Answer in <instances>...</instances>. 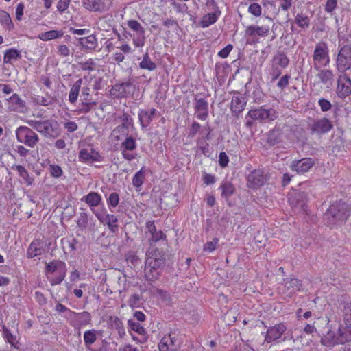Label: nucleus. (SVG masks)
<instances>
[{"label": "nucleus", "mask_w": 351, "mask_h": 351, "mask_svg": "<svg viewBox=\"0 0 351 351\" xmlns=\"http://www.w3.org/2000/svg\"><path fill=\"white\" fill-rule=\"evenodd\" d=\"M27 123L39 132L45 138H56L59 136L60 132L58 124L56 121L49 119L45 120H27Z\"/></svg>", "instance_id": "1"}, {"label": "nucleus", "mask_w": 351, "mask_h": 351, "mask_svg": "<svg viewBox=\"0 0 351 351\" xmlns=\"http://www.w3.org/2000/svg\"><path fill=\"white\" fill-rule=\"evenodd\" d=\"M350 214L348 205L339 201L330 206L324 213V217L325 220H328V223H335L337 221L346 220Z\"/></svg>", "instance_id": "2"}, {"label": "nucleus", "mask_w": 351, "mask_h": 351, "mask_svg": "<svg viewBox=\"0 0 351 351\" xmlns=\"http://www.w3.org/2000/svg\"><path fill=\"white\" fill-rule=\"evenodd\" d=\"M291 339V332L283 322L269 327L265 335V341L267 343L286 341Z\"/></svg>", "instance_id": "3"}, {"label": "nucleus", "mask_w": 351, "mask_h": 351, "mask_svg": "<svg viewBox=\"0 0 351 351\" xmlns=\"http://www.w3.org/2000/svg\"><path fill=\"white\" fill-rule=\"evenodd\" d=\"M313 68L319 71L322 66H326L330 63L328 45L324 42H319L315 45L313 53Z\"/></svg>", "instance_id": "4"}, {"label": "nucleus", "mask_w": 351, "mask_h": 351, "mask_svg": "<svg viewBox=\"0 0 351 351\" xmlns=\"http://www.w3.org/2000/svg\"><path fill=\"white\" fill-rule=\"evenodd\" d=\"M336 59L337 70L342 73L351 68V47L348 44L341 43Z\"/></svg>", "instance_id": "5"}, {"label": "nucleus", "mask_w": 351, "mask_h": 351, "mask_svg": "<svg viewBox=\"0 0 351 351\" xmlns=\"http://www.w3.org/2000/svg\"><path fill=\"white\" fill-rule=\"evenodd\" d=\"M16 136L19 142L34 148L39 141L38 134L30 128L20 126L16 130Z\"/></svg>", "instance_id": "6"}, {"label": "nucleus", "mask_w": 351, "mask_h": 351, "mask_svg": "<svg viewBox=\"0 0 351 351\" xmlns=\"http://www.w3.org/2000/svg\"><path fill=\"white\" fill-rule=\"evenodd\" d=\"M344 330L343 326H339L338 329V335H337L335 331L329 329L328 332L324 335L321 339L322 345L327 347H332L337 344H343L349 342L350 341H344V337H341Z\"/></svg>", "instance_id": "7"}, {"label": "nucleus", "mask_w": 351, "mask_h": 351, "mask_svg": "<svg viewBox=\"0 0 351 351\" xmlns=\"http://www.w3.org/2000/svg\"><path fill=\"white\" fill-rule=\"evenodd\" d=\"M247 116L254 120L259 121H273L277 117L276 112L274 109H265L263 108L250 110Z\"/></svg>", "instance_id": "8"}, {"label": "nucleus", "mask_w": 351, "mask_h": 351, "mask_svg": "<svg viewBox=\"0 0 351 351\" xmlns=\"http://www.w3.org/2000/svg\"><path fill=\"white\" fill-rule=\"evenodd\" d=\"M342 312L344 330L341 337H344V341H351V302L344 304Z\"/></svg>", "instance_id": "9"}, {"label": "nucleus", "mask_w": 351, "mask_h": 351, "mask_svg": "<svg viewBox=\"0 0 351 351\" xmlns=\"http://www.w3.org/2000/svg\"><path fill=\"white\" fill-rule=\"evenodd\" d=\"M120 119L122 122L121 124L114 128L112 133V136L117 141L120 139V135L128 136L129 127L132 123V119L126 113L123 114L120 117Z\"/></svg>", "instance_id": "10"}, {"label": "nucleus", "mask_w": 351, "mask_h": 351, "mask_svg": "<svg viewBox=\"0 0 351 351\" xmlns=\"http://www.w3.org/2000/svg\"><path fill=\"white\" fill-rule=\"evenodd\" d=\"M337 93L341 98H345L351 94V80L345 73L339 75Z\"/></svg>", "instance_id": "11"}, {"label": "nucleus", "mask_w": 351, "mask_h": 351, "mask_svg": "<svg viewBox=\"0 0 351 351\" xmlns=\"http://www.w3.org/2000/svg\"><path fill=\"white\" fill-rule=\"evenodd\" d=\"M128 27L136 32V37L134 38V43L136 47H143L145 45V29L140 23L136 20L128 21Z\"/></svg>", "instance_id": "12"}, {"label": "nucleus", "mask_w": 351, "mask_h": 351, "mask_svg": "<svg viewBox=\"0 0 351 351\" xmlns=\"http://www.w3.org/2000/svg\"><path fill=\"white\" fill-rule=\"evenodd\" d=\"M145 263L152 265L154 268L156 266L161 269L165 263V254L158 249L152 250L147 254Z\"/></svg>", "instance_id": "13"}, {"label": "nucleus", "mask_w": 351, "mask_h": 351, "mask_svg": "<svg viewBox=\"0 0 351 351\" xmlns=\"http://www.w3.org/2000/svg\"><path fill=\"white\" fill-rule=\"evenodd\" d=\"M265 181V177L261 169H254L247 176V186L252 189L263 185Z\"/></svg>", "instance_id": "14"}, {"label": "nucleus", "mask_w": 351, "mask_h": 351, "mask_svg": "<svg viewBox=\"0 0 351 351\" xmlns=\"http://www.w3.org/2000/svg\"><path fill=\"white\" fill-rule=\"evenodd\" d=\"M315 165V161L311 158H304L299 160L292 162L291 169L298 173H304L309 171Z\"/></svg>", "instance_id": "15"}, {"label": "nucleus", "mask_w": 351, "mask_h": 351, "mask_svg": "<svg viewBox=\"0 0 351 351\" xmlns=\"http://www.w3.org/2000/svg\"><path fill=\"white\" fill-rule=\"evenodd\" d=\"M332 128L331 121L327 118H322L319 120H315L311 125L312 132L322 134L329 132Z\"/></svg>", "instance_id": "16"}, {"label": "nucleus", "mask_w": 351, "mask_h": 351, "mask_svg": "<svg viewBox=\"0 0 351 351\" xmlns=\"http://www.w3.org/2000/svg\"><path fill=\"white\" fill-rule=\"evenodd\" d=\"M158 348L160 351H176L178 348L176 337L171 334L165 336L158 343Z\"/></svg>", "instance_id": "17"}, {"label": "nucleus", "mask_w": 351, "mask_h": 351, "mask_svg": "<svg viewBox=\"0 0 351 351\" xmlns=\"http://www.w3.org/2000/svg\"><path fill=\"white\" fill-rule=\"evenodd\" d=\"M195 110L197 119L200 120H206L207 119L208 116V104L204 99H196Z\"/></svg>", "instance_id": "18"}, {"label": "nucleus", "mask_w": 351, "mask_h": 351, "mask_svg": "<svg viewBox=\"0 0 351 351\" xmlns=\"http://www.w3.org/2000/svg\"><path fill=\"white\" fill-rule=\"evenodd\" d=\"M157 111L155 108L141 110L138 114L139 121L143 128L149 126L153 119L156 117Z\"/></svg>", "instance_id": "19"}, {"label": "nucleus", "mask_w": 351, "mask_h": 351, "mask_svg": "<svg viewBox=\"0 0 351 351\" xmlns=\"http://www.w3.org/2000/svg\"><path fill=\"white\" fill-rule=\"evenodd\" d=\"M269 25H250L245 29V35L248 36H259L265 37L269 32Z\"/></svg>", "instance_id": "20"}, {"label": "nucleus", "mask_w": 351, "mask_h": 351, "mask_svg": "<svg viewBox=\"0 0 351 351\" xmlns=\"http://www.w3.org/2000/svg\"><path fill=\"white\" fill-rule=\"evenodd\" d=\"M8 108L10 111L23 112L25 102L16 93L13 94L8 99Z\"/></svg>", "instance_id": "21"}, {"label": "nucleus", "mask_w": 351, "mask_h": 351, "mask_svg": "<svg viewBox=\"0 0 351 351\" xmlns=\"http://www.w3.org/2000/svg\"><path fill=\"white\" fill-rule=\"evenodd\" d=\"M318 73L317 75L319 81L324 85H326L328 88L330 87L335 80V75L331 70L329 69H321L317 71Z\"/></svg>", "instance_id": "22"}, {"label": "nucleus", "mask_w": 351, "mask_h": 351, "mask_svg": "<svg viewBox=\"0 0 351 351\" xmlns=\"http://www.w3.org/2000/svg\"><path fill=\"white\" fill-rule=\"evenodd\" d=\"M82 201L85 202L90 208L92 212L95 213V207H97L101 202V196L96 192H90L88 195L84 196Z\"/></svg>", "instance_id": "23"}, {"label": "nucleus", "mask_w": 351, "mask_h": 351, "mask_svg": "<svg viewBox=\"0 0 351 351\" xmlns=\"http://www.w3.org/2000/svg\"><path fill=\"white\" fill-rule=\"evenodd\" d=\"M146 228L151 234L149 241L157 242L166 238L165 234L161 230H157L154 221H149L146 223Z\"/></svg>", "instance_id": "24"}, {"label": "nucleus", "mask_w": 351, "mask_h": 351, "mask_svg": "<svg viewBox=\"0 0 351 351\" xmlns=\"http://www.w3.org/2000/svg\"><path fill=\"white\" fill-rule=\"evenodd\" d=\"M245 104V98L239 95H234L231 101V110L237 115L244 110Z\"/></svg>", "instance_id": "25"}, {"label": "nucleus", "mask_w": 351, "mask_h": 351, "mask_svg": "<svg viewBox=\"0 0 351 351\" xmlns=\"http://www.w3.org/2000/svg\"><path fill=\"white\" fill-rule=\"evenodd\" d=\"M285 288L289 294L300 291L302 287L301 282L296 278H287L284 279Z\"/></svg>", "instance_id": "26"}, {"label": "nucleus", "mask_w": 351, "mask_h": 351, "mask_svg": "<svg viewBox=\"0 0 351 351\" xmlns=\"http://www.w3.org/2000/svg\"><path fill=\"white\" fill-rule=\"evenodd\" d=\"M285 135L283 132L280 128H275L270 131L268 134L267 143L270 145H275L283 141Z\"/></svg>", "instance_id": "27"}, {"label": "nucleus", "mask_w": 351, "mask_h": 351, "mask_svg": "<svg viewBox=\"0 0 351 351\" xmlns=\"http://www.w3.org/2000/svg\"><path fill=\"white\" fill-rule=\"evenodd\" d=\"M291 204L297 213H305L307 209V204L302 194H298L291 200Z\"/></svg>", "instance_id": "28"}, {"label": "nucleus", "mask_w": 351, "mask_h": 351, "mask_svg": "<svg viewBox=\"0 0 351 351\" xmlns=\"http://www.w3.org/2000/svg\"><path fill=\"white\" fill-rule=\"evenodd\" d=\"M43 248L41 243L38 241H34L31 243L30 245L27 249V257L28 258H32L36 256L42 254Z\"/></svg>", "instance_id": "29"}, {"label": "nucleus", "mask_w": 351, "mask_h": 351, "mask_svg": "<svg viewBox=\"0 0 351 351\" xmlns=\"http://www.w3.org/2000/svg\"><path fill=\"white\" fill-rule=\"evenodd\" d=\"M79 158L83 162L99 161L100 155L93 149L89 152L86 149H83L80 152Z\"/></svg>", "instance_id": "30"}, {"label": "nucleus", "mask_w": 351, "mask_h": 351, "mask_svg": "<svg viewBox=\"0 0 351 351\" xmlns=\"http://www.w3.org/2000/svg\"><path fill=\"white\" fill-rule=\"evenodd\" d=\"M219 189L221 190V197L226 201L235 193V187L230 182L227 180L221 184Z\"/></svg>", "instance_id": "31"}, {"label": "nucleus", "mask_w": 351, "mask_h": 351, "mask_svg": "<svg viewBox=\"0 0 351 351\" xmlns=\"http://www.w3.org/2000/svg\"><path fill=\"white\" fill-rule=\"evenodd\" d=\"M160 269L159 267L154 266V268L152 265L145 263L144 271L146 279L150 281L156 280L160 276Z\"/></svg>", "instance_id": "32"}, {"label": "nucleus", "mask_w": 351, "mask_h": 351, "mask_svg": "<svg viewBox=\"0 0 351 351\" xmlns=\"http://www.w3.org/2000/svg\"><path fill=\"white\" fill-rule=\"evenodd\" d=\"M97 218L100 220L101 221H103L102 218L101 217L99 214L95 213ZM118 219L117 217L112 214H108L104 221L106 222V223L108 225V228L112 232H115L117 230L118 225L117 224Z\"/></svg>", "instance_id": "33"}, {"label": "nucleus", "mask_w": 351, "mask_h": 351, "mask_svg": "<svg viewBox=\"0 0 351 351\" xmlns=\"http://www.w3.org/2000/svg\"><path fill=\"white\" fill-rule=\"evenodd\" d=\"M220 14L221 12L219 10H215V12L205 14L201 20L202 27H208L210 25L214 24L217 21V18L219 17Z\"/></svg>", "instance_id": "34"}, {"label": "nucleus", "mask_w": 351, "mask_h": 351, "mask_svg": "<svg viewBox=\"0 0 351 351\" xmlns=\"http://www.w3.org/2000/svg\"><path fill=\"white\" fill-rule=\"evenodd\" d=\"M80 45L88 49H95L97 47V38L94 35H90L86 37L80 38L79 39Z\"/></svg>", "instance_id": "35"}, {"label": "nucleus", "mask_w": 351, "mask_h": 351, "mask_svg": "<svg viewBox=\"0 0 351 351\" xmlns=\"http://www.w3.org/2000/svg\"><path fill=\"white\" fill-rule=\"evenodd\" d=\"M82 84V80L80 78L77 80L71 88L69 94V100L71 104H75L77 101Z\"/></svg>", "instance_id": "36"}, {"label": "nucleus", "mask_w": 351, "mask_h": 351, "mask_svg": "<svg viewBox=\"0 0 351 351\" xmlns=\"http://www.w3.org/2000/svg\"><path fill=\"white\" fill-rule=\"evenodd\" d=\"M289 62V58L284 53H278L273 58V63L272 65L277 66H279L282 68H286Z\"/></svg>", "instance_id": "37"}, {"label": "nucleus", "mask_w": 351, "mask_h": 351, "mask_svg": "<svg viewBox=\"0 0 351 351\" xmlns=\"http://www.w3.org/2000/svg\"><path fill=\"white\" fill-rule=\"evenodd\" d=\"M13 169H16L19 173V175L25 180V183L30 186L32 184L34 179L29 176L26 169L22 165H14L12 167Z\"/></svg>", "instance_id": "38"}, {"label": "nucleus", "mask_w": 351, "mask_h": 351, "mask_svg": "<svg viewBox=\"0 0 351 351\" xmlns=\"http://www.w3.org/2000/svg\"><path fill=\"white\" fill-rule=\"evenodd\" d=\"M21 58V55L19 51L14 49H10L5 52L3 61L4 63H12V61L16 60Z\"/></svg>", "instance_id": "39"}, {"label": "nucleus", "mask_w": 351, "mask_h": 351, "mask_svg": "<svg viewBox=\"0 0 351 351\" xmlns=\"http://www.w3.org/2000/svg\"><path fill=\"white\" fill-rule=\"evenodd\" d=\"M139 66L141 69H147L150 71L156 69V64L151 60L147 53L143 56V60L140 62Z\"/></svg>", "instance_id": "40"}, {"label": "nucleus", "mask_w": 351, "mask_h": 351, "mask_svg": "<svg viewBox=\"0 0 351 351\" xmlns=\"http://www.w3.org/2000/svg\"><path fill=\"white\" fill-rule=\"evenodd\" d=\"M83 3L84 7L90 11H99L103 5L101 0H84Z\"/></svg>", "instance_id": "41"}, {"label": "nucleus", "mask_w": 351, "mask_h": 351, "mask_svg": "<svg viewBox=\"0 0 351 351\" xmlns=\"http://www.w3.org/2000/svg\"><path fill=\"white\" fill-rule=\"evenodd\" d=\"M58 269H61L62 270L66 269L65 263L57 260L47 263L46 271L48 273H53Z\"/></svg>", "instance_id": "42"}, {"label": "nucleus", "mask_w": 351, "mask_h": 351, "mask_svg": "<svg viewBox=\"0 0 351 351\" xmlns=\"http://www.w3.org/2000/svg\"><path fill=\"white\" fill-rule=\"evenodd\" d=\"M63 35L62 32H59L57 30H50L44 33H42L39 35L38 38L45 41H47L51 39H55L57 38H60Z\"/></svg>", "instance_id": "43"}, {"label": "nucleus", "mask_w": 351, "mask_h": 351, "mask_svg": "<svg viewBox=\"0 0 351 351\" xmlns=\"http://www.w3.org/2000/svg\"><path fill=\"white\" fill-rule=\"evenodd\" d=\"M97 339L95 330H90L86 331L84 334V341L86 348L94 343Z\"/></svg>", "instance_id": "44"}, {"label": "nucleus", "mask_w": 351, "mask_h": 351, "mask_svg": "<svg viewBox=\"0 0 351 351\" xmlns=\"http://www.w3.org/2000/svg\"><path fill=\"white\" fill-rule=\"evenodd\" d=\"M145 180V171L143 170V168H142L140 171H138L132 179V184L133 185L138 188L141 186L144 182Z\"/></svg>", "instance_id": "45"}, {"label": "nucleus", "mask_w": 351, "mask_h": 351, "mask_svg": "<svg viewBox=\"0 0 351 351\" xmlns=\"http://www.w3.org/2000/svg\"><path fill=\"white\" fill-rule=\"evenodd\" d=\"M75 319L80 326L88 324L90 321V315L88 312L75 313Z\"/></svg>", "instance_id": "46"}, {"label": "nucleus", "mask_w": 351, "mask_h": 351, "mask_svg": "<svg viewBox=\"0 0 351 351\" xmlns=\"http://www.w3.org/2000/svg\"><path fill=\"white\" fill-rule=\"evenodd\" d=\"M295 23L302 28H308L310 25V21L307 16L298 14L295 16Z\"/></svg>", "instance_id": "47"}, {"label": "nucleus", "mask_w": 351, "mask_h": 351, "mask_svg": "<svg viewBox=\"0 0 351 351\" xmlns=\"http://www.w3.org/2000/svg\"><path fill=\"white\" fill-rule=\"evenodd\" d=\"M0 21L3 25L8 29H12L14 27L12 19L9 14L5 11H3L0 16Z\"/></svg>", "instance_id": "48"}, {"label": "nucleus", "mask_w": 351, "mask_h": 351, "mask_svg": "<svg viewBox=\"0 0 351 351\" xmlns=\"http://www.w3.org/2000/svg\"><path fill=\"white\" fill-rule=\"evenodd\" d=\"M128 325L132 330H134L140 335H144L145 333V328L138 322L133 320H129Z\"/></svg>", "instance_id": "49"}, {"label": "nucleus", "mask_w": 351, "mask_h": 351, "mask_svg": "<svg viewBox=\"0 0 351 351\" xmlns=\"http://www.w3.org/2000/svg\"><path fill=\"white\" fill-rule=\"evenodd\" d=\"M121 145L125 150L129 151L134 150L136 147L135 140L131 136L127 137Z\"/></svg>", "instance_id": "50"}, {"label": "nucleus", "mask_w": 351, "mask_h": 351, "mask_svg": "<svg viewBox=\"0 0 351 351\" xmlns=\"http://www.w3.org/2000/svg\"><path fill=\"white\" fill-rule=\"evenodd\" d=\"M55 101L56 99L53 97H40L36 99L37 104L44 106H52Z\"/></svg>", "instance_id": "51"}, {"label": "nucleus", "mask_w": 351, "mask_h": 351, "mask_svg": "<svg viewBox=\"0 0 351 351\" xmlns=\"http://www.w3.org/2000/svg\"><path fill=\"white\" fill-rule=\"evenodd\" d=\"M51 175L54 178H60L62 175V170L59 165H51L49 166Z\"/></svg>", "instance_id": "52"}, {"label": "nucleus", "mask_w": 351, "mask_h": 351, "mask_svg": "<svg viewBox=\"0 0 351 351\" xmlns=\"http://www.w3.org/2000/svg\"><path fill=\"white\" fill-rule=\"evenodd\" d=\"M119 202V196L117 193H112L108 199V204L112 207H116Z\"/></svg>", "instance_id": "53"}, {"label": "nucleus", "mask_w": 351, "mask_h": 351, "mask_svg": "<svg viewBox=\"0 0 351 351\" xmlns=\"http://www.w3.org/2000/svg\"><path fill=\"white\" fill-rule=\"evenodd\" d=\"M249 12L256 16H258L261 14V7L258 3H254L249 6Z\"/></svg>", "instance_id": "54"}, {"label": "nucleus", "mask_w": 351, "mask_h": 351, "mask_svg": "<svg viewBox=\"0 0 351 351\" xmlns=\"http://www.w3.org/2000/svg\"><path fill=\"white\" fill-rule=\"evenodd\" d=\"M96 104V103L95 101H84L82 104V108H80V111L82 112V113H87L89 111H90V110L92 109V108Z\"/></svg>", "instance_id": "55"}, {"label": "nucleus", "mask_w": 351, "mask_h": 351, "mask_svg": "<svg viewBox=\"0 0 351 351\" xmlns=\"http://www.w3.org/2000/svg\"><path fill=\"white\" fill-rule=\"evenodd\" d=\"M140 302V296L138 294H133L128 300V304L132 308L138 306Z\"/></svg>", "instance_id": "56"}, {"label": "nucleus", "mask_w": 351, "mask_h": 351, "mask_svg": "<svg viewBox=\"0 0 351 351\" xmlns=\"http://www.w3.org/2000/svg\"><path fill=\"white\" fill-rule=\"evenodd\" d=\"M337 5V0H327L325 5V11L331 13Z\"/></svg>", "instance_id": "57"}, {"label": "nucleus", "mask_w": 351, "mask_h": 351, "mask_svg": "<svg viewBox=\"0 0 351 351\" xmlns=\"http://www.w3.org/2000/svg\"><path fill=\"white\" fill-rule=\"evenodd\" d=\"M3 335L5 339L11 344H14L16 337L10 332V331L5 326L3 328Z\"/></svg>", "instance_id": "58"}, {"label": "nucleus", "mask_w": 351, "mask_h": 351, "mask_svg": "<svg viewBox=\"0 0 351 351\" xmlns=\"http://www.w3.org/2000/svg\"><path fill=\"white\" fill-rule=\"evenodd\" d=\"M318 104L322 111L326 112L331 108V104L329 101L326 99H320L318 101Z\"/></svg>", "instance_id": "59"}, {"label": "nucleus", "mask_w": 351, "mask_h": 351, "mask_svg": "<svg viewBox=\"0 0 351 351\" xmlns=\"http://www.w3.org/2000/svg\"><path fill=\"white\" fill-rule=\"evenodd\" d=\"M229 158L225 152H221L219 156V164L221 167H225L228 165Z\"/></svg>", "instance_id": "60"}, {"label": "nucleus", "mask_w": 351, "mask_h": 351, "mask_svg": "<svg viewBox=\"0 0 351 351\" xmlns=\"http://www.w3.org/2000/svg\"><path fill=\"white\" fill-rule=\"evenodd\" d=\"M66 269H64L62 270V274L59 275L58 276L53 278L51 280V285H59L60 284L64 279L65 276H66Z\"/></svg>", "instance_id": "61"}, {"label": "nucleus", "mask_w": 351, "mask_h": 351, "mask_svg": "<svg viewBox=\"0 0 351 351\" xmlns=\"http://www.w3.org/2000/svg\"><path fill=\"white\" fill-rule=\"evenodd\" d=\"M289 78L290 76L288 75L282 76L277 84L278 87L283 90L289 84Z\"/></svg>", "instance_id": "62"}, {"label": "nucleus", "mask_w": 351, "mask_h": 351, "mask_svg": "<svg viewBox=\"0 0 351 351\" xmlns=\"http://www.w3.org/2000/svg\"><path fill=\"white\" fill-rule=\"evenodd\" d=\"M232 48L233 47L232 45H228L226 47L219 51L218 56L223 58H227Z\"/></svg>", "instance_id": "63"}, {"label": "nucleus", "mask_w": 351, "mask_h": 351, "mask_svg": "<svg viewBox=\"0 0 351 351\" xmlns=\"http://www.w3.org/2000/svg\"><path fill=\"white\" fill-rule=\"evenodd\" d=\"M218 243L217 239H214L212 241L207 242L204 247V250L208 251V252H213L215 250L216 245Z\"/></svg>", "instance_id": "64"}]
</instances>
